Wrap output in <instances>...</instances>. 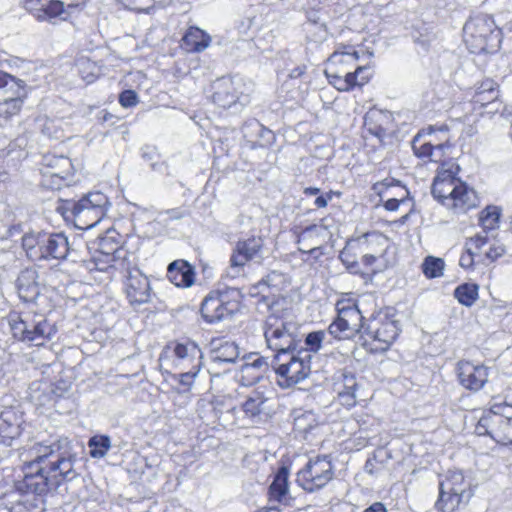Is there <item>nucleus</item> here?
Returning <instances> with one entry per match:
<instances>
[{
  "label": "nucleus",
  "instance_id": "obj_41",
  "mask_svg": "<svg viewBox=\"0 0 512 512\" xmlns=\"http://www.w3.org/2000/svg\"><path fill=\"white\" fill-rule=\"evenodd\" d=\"M501 209L497 206H487L479 215V222L485 231L494 230L499 226Z\"/></svg>",
  "mask_w": 512,
  "mask_h": 512
},
{
  "label": "nucleus",
  "instance_id": "obj_40",
  "mask_svg": "<svg viewBox=\"0 0 512 512\" xmlns=\"http://www.w3.org/2000/svg\"><path fill=\"white\" fill-rule=\"evenodd\" d=\"M25 90L24 82L8 73L0 71V100Z\"/></svg>",
  "mask_w": 512,
  "mask_h": 512
},
{
  "label": "nucleus",
  "instance_id": "obj_12",
  "mask_svg": "<svg viewBox=\"0 0 512 512\" xmlns=\"http://www.w3.org/2000/svg\"><path fill=\"white\" fill-rule=\"evenodd\" d=\"M239 308L240 293L230 289L206 296L201 305V314L206 322L214 323L233 315Z\"/></svg>",
  "mask_w": 512,
  "mask_h": 512
},
{
  "label": "nucleus",
  "instance_id": "obj_18",
  "mask_svg": "<svg viewBox=\"0 0 512 512\" xmlns=\"http://www.w3.org/2000/svg\"><path fill=\"white\" fill-rule=\"evenodd\" d=\"M58 486L59 481L51 479L48 472L39 466H34L32 469H27L26 466L23 480L20 483L21 490L25 489L27 493L39 496Z\"/></svg>",
  "mask_w": 512,
  "mask_h": 512
},
{
  "label": "nucleus",
  "instance_id": "obj_53",
  "mask_svg": "<svg viewBox=\"0 0 512 512\" xmlns=\"http://www.w3.org/2000/svg\"><path fill=\"white\" fill-rule=\"evenodd\" d=\"M492 93V97H498L497 84L492 79H486L477 87L475 96H484V94Z\"/></svg>",
  "mask_w": 512,
  "mask_h": 512
},
{
  "label": "nucleus",
  "instance_id": "obj_38",
  "mask_svg": "<svg viewBox=\"0 0 512 512\" xmlns=\"http://www.w3.org/2000/svg\"><path fill=\"white\" fill-rule=\"evenodd\" d=\"M489 244V237L477 234L467 239L465 249L477 260V263L486 264L485 250Z\"/></svg>",
  "mask_w": 512,
  "mask_h": 512
},
{
  "label": "nucleus",
  "instance_id": "obj_62",
  "mask_svg": "<svg viewBox=\"0 0 512 512\" xmlns=\"http://www.w3.org/2000/svg\"><path fill=\"white\" fill-rule=\"evenodd\" d=\"M492 93L484 94V96H474V102L479 103L481 105H485L486 103L493 102L497 99V97H492Z\"/></svg>",
  "mask_w": 512,
  "mask_h": 512
},
{
  "label": "nucleus",
  "instance_id": "obj_2",
  "mask_svg": "<svg viewBox=\"0 0 512 512\" xmlns=\"http://www.w3.org/2000/svg\"><path fill=\"white\" fill-rule=\"evenodd\" d=\"M202 359L201 348L191 340L170 343L160 356L161 361H170L172 367L179 371L173 378L184 387V391H189L194 384L203 365Z\"/></svg>",
  "mask_w": 512,
  "mask_h": 512
},
{
  "label": "nucleus",
  "instance_id": "obj_8",
  "mask_svg": "<svg viewBox=\"0 0 512 512\" xmlns=\"http://www.w3.org/2000/svg\"><path fill=\"white\" fill-rule=\"evenodd\" d=\"M298 327L292 321H287L270 314L264 326V337L269 349L276 354H284L295 350L297 346Z\"/></svg>",
  "mask_w": 512,
  "mask_h": 512
},
{
  "label": "nucleus",
  "instance_id": "obj_54",
  "mask_svg": "<svg viewBox=\"0 0 512 512\" xmlns=\"http://www.w3.org/2000/svg\"><path fill=\"white\" fill-rule=\"evenodd\" d=\"M138 101V95L134 90H124L119 95V103L124 108L134 107Z\"/></svg>",
  "mask_w": 512,
  "mask_h": 512
},
{
  "label": "nucleus",
  "instance_id": "obj_14",
  "mask_svg": "<svg viewBox=\"0 0 512 512\" xmlns=\"http://www.w3.org/2000/svg\"><path fill=\"white\" fill-rule=\"evenodd\" d=\"M399 334L398 322L386 313L372 316L364 326L365 342L374 345L375 350L386 351Z\"/></svg>",
  "mask_w": 512,
  "mask_h": 512
},
{
  "label": "nucleus",
  "instance_id": "obj_30",
  "mask_svg": "<svg viewBox=\"0 0 512 512\" xmlns=\"http://www.w3.org/2000/svg\"><path fill=\"white\" fill-rule=\"evenodd\" d=\"M236 83L232 79H222L216 84L213 102L222 108H231L241 99Z\"/></svg>",
  "mask_w": 512,
  "mask_h": 512
},
{
  "label": "nucleus",
  "instance_id": "obj_10",
  "mask_svg": "<svg viewBox=\"0 0 512 512\" xmlns=\"http://www.w3.org/2000/svg\"><path fill=\"white\" fill-rule=\"evenodd\" d=\"M124 278V291L132 305H141L151 300V286L146 275L130 259L117 262L116 266Z\"/></svg>",
  "mask_w": 512,
  "mask_h": 512
},
{
  "label": "nucleus",
  "instance_id": "obj_56",
  "mask_svg": "<svg viewBox=\"0 0 512 512\" xmlns=\"http://www.w3.org/2000/svg\"><path fill=\"white\" fill-rule=\"evenodd\" d=\"M13 137L12 122L8 121V127L0 126V150L4 149Z\"/></svg>",
  "mask_w": 512,
  "mask_h": 512
},
{
  "label": "nucleus",
  "instance_id": "obj_23",
  "mask_svg": "<svg viewBox=\"0 0 512 512\" xmlns=\"http://www.w3.org/2000/svg\"><path fill=\"white\" fill-rule=\"evenodd\" d=\"M387 242L388 239L379 232H370L358 237V252L362 255V263L370 271L377 272L381 270L377 263L383 256L370 253L367 245H381Z\"/></svg>",
  "mask_w": 512,
  "mask_h": 512
},
{
  "label": "nucleus",
  "instance_id": "obj_45",
  "mask_svg": "<svg viewBox=\"0 0 512 512\" xmlns=\"http://www.w3.org/2000/svg\"><path fill=\"white\" fill-rule=\"evenodd\" d=\"M358 237L347 242L346 246L340 253V259L344 265L350 270L356 271L358 266L356 252H358Z\"/></svg>",
  "mask_w": 512,
  "mask_h": 512
},
{
  "label": "nucleus",
  "instance_id": "obj_21",
  "mask_svg": "<svg viewBox=\"0 0 512 512\" xmlns=\"http://www.w3.org/2000/svg\"><path fill=\"white\" fill-rule=\"evenodd\" d=\"M73 164L65 156H46L44 158L43 175L51 177V188H59L62 181L67 180L73 174Z\"/></svg>",
  "mask_w": 512,
  "mask_h": 512
},
{
  "label": "nucleus",
  "instance_id": "obj_47",
  "mask_svg": "<svg viewBox=\"0 0 512 512\" xmlns=\"http://www.w3.org/2000/svg\"><path fill=\"white\" fill-rule=\"evenodd\" d=\"M444 261L441 258L428 256L422 263V271L427 278H437L443 274Z\"/></svg>",
  "mask_w": 512,
  "mask_h": 512
},
{
  "label": "nucleus",
  "instance_id": "obj_39",
  "mask_svg": "<svg viewBox=\"0 0 512 512\" xmlns=\"http://www.w3.org/2000/svg\"><path fill=\"white\" fill-rule=\"evenodd\" d=\"M76 68L81 78L87 83L94 82L102 74L101 67L86 57L77 59Z\"/></svg>",
  "mask_w": 512,
  "mask_h": 512
},
{
  "label": "nucleus",
  "instance_id": "obj_42",
  "mask_svg": "<svg viewBox=\"0 0 512 512\" xmlns=\"http://www.w3.org/2000/svg\"><path fill=\"white\" fill-rule=\"evenodd\" d=\"M454 296L461 304L471 306L478 298V286L462 284L455 289Z\"/></svg>",
  "mask_w": 512,
  "mask_h": 512
},
{
  "label": "nucleus",
  "instance_id": "obj_28",
  "mask_svg": "<svg viewBox=\"0 0 512 512\" xmlns=\"http://www.w3.org/2000/svg\"><path fill=\"white\" fill-rule=\"evenodd\" d=\"M358 384L356 378L351 373H341L334 382V391L342 405L352 407L356 404V390Z\"/></svg>",
  "mask_w": 512,
  "mask_h": 512
},
{
  "label": "nucleus",
  "instance_id": "obj_3",
  "mask_svg": "<svg viewBox=\"0 0 512 512\" xmlns=\"http://www.w3.org/2000/svg\"><path fill=\"white\" fill-rule=\"evenodd\" d=\"M464 41L472 53H493L500 47V33L493 18L486 14L471 17L463 28Z\"/></svg>",
  "mask_w": 512,
  "mask_h": 512
},
{
  "label": "nucleus",
  "instance_id": "obj_24",
  "mask_svg": "<svg viewBox=\"0 0 512 512\" xmlns=\"http://www.w3.org/2000/svg\"><path fill=\"white\" fill-rule=\"evenodd\" d=\"M65 4L68 7L76 6L67 0H23L24 8L41 20L61 16L64 13Z\"/></svg>",
  "mask_w": 512,
  "mask_h": 512
},
{
  "label": "nucleus",
  "instance_id": "obj_25",
  "mask_svg": "<svg viewBox=\"0 0 512 512\" xmlns=\"http://www.w3.org/2000/svg\"><path fill=\"white\" fill-rule=\"evenodd\" d=\"M269 501L282 505H289L292 501L289 489V470L285 466L280 467L274 475L269 487Z\"/></svg>",
  "mask_w": 512,
  "mask_h": 512
},
{
  "label": "nucleus",
  "instance_id": "obj_55",
  "mask_svg": "<svg viewBox=\"0 0 512 512\" xmlns=\"http://www.w3.org/2000/svg\"><path fill=\"white\" fill-rule=\"evenodd\" d=\"M450 145L447 141L442 143H434V146L432 148V153L429 157V160L432 162H442V159L445 155V150L449 149Z\"/></svg>",
  "mask_w": 512,
  "mask_h": 512
},
{
  "label": "nucleus",
  "instance_id": "obj_29",
  "mask_svg": "<svg viewBox=\"0 0 512 512\" xmlns=\"http://www.w3.org/2000/svg\"><path fill=\"white\" fill-rule=\"evenodd\" d=\"M194 276V268L185 260H175L168 265L167 278L177 287L192 286Z\"/></svg>",
  "mask_w": 512,
  "mask_h": 512
},
{
  "label": "nucleus",
  "instance_id": "obj_48",
  "mask_svg": "<svg viewBox=\"0 0 512 512\" xmlns=\"http://www.w3.org/2000/svg\"><path fill=\"white\" fill-rule=\"evenodd\" d=\"M326 338V332L319 330L309 333L305 338V348L298 351H307L308 354L316 353L322 348V344Z\"/></svg>",
  "mask_w": 512,
  "mask_h": 512
},
{
  "label": "nucleus",
  "instance_id": "obj_61",
  "mask_svg": "<svg viewBox=\"0 0 512 512\" xmlns=\"http://www.w3.org/2000/svg\"><path fill=\"white\" fill-rule=\"evenodd\" d=\"M387 244H381V245H367L368 246V251L372 254H375V255H381L383 256L386 248H387Z\"/></svg>",
  "mask_w": 512,
  "mask_h": 512
},
{
  "label": "nucleus",
  "instance_id": "obj_46",
  "mask_svg": "<svg viewBox=\"0 0 512 512\" xmlns=\"http://www.w3.org/2000/svg\"><path fill=\"white\" fill-rule=\"evenodd\" d=\"M42 499L39 495H26L12 507L13 512H42Z\"/></svg>",
  "mask_w": 512,
  "mask_h": 512
},
{
  "label": "nucleus",
  "instance_id": "obj_11",
  "mask_svg": "<svg viewBox=\"0 0 512 512\" xmlns=\"http://www.w3.org/2000/svg\"><path fill=\"white\" fill-rule=\"evenodd\" d=\"M334 477V466L329 456H315L297 473V483L307 492L324 488Z\"/></svg>",
  "mask_w": 512,
  "mask_h": 512
},
{
  "label": "nucleus",
  "instance_id": "obj_22",
  "mask_svg": "<svg viewBox=\"0 0 512 512\" xmlns=\"http://www.w3.org/2000/svg\"><path fill=\"white\" fill-rule=\"evenodd\" d=\"M68 444L67 438H61L50 444L35 443L28 450L22 453L25 458L27 469H32L45 458L55 457L59 450Z\"/></svg>",
  "mask_w": 512,
  "mask_h": 512
},
{
  "label": "nucleus",
  "instance_id": "obj_4",
  "mask_svg": "<svg viewBox=\"0 0 512 512\" xmlns=\"http://www.w3.org/2000/svg\"><path fill=\"white\" fill-rule=\"evenodd\" d=\"M9 325L13 336L32 346H43L56 333V327L42 315L11 313Z\"/></svg>",
  "mask_w": 512,
  "mask_h": 512
},
{
  "label": "nucleus",
  "instance_id": "obj_19",
  "mask_svg": "<svg viewBox=\"0 0 512 512\" xmlns=\"http://www.w3.org/2000/svg\"><path fill=\"white\" fill-rule=\"evenodd\" d=\"M55 457L56 460L50 462L49 469L47 470L51 479L59 481V485L62 481H70L74 479L77 476L73 467L75 456L72 453V447L69 440L65 448L59 450Z\"/></svg>",
  "mask_w": 512,
  "mask_h": 512
},
{
  "label": "nucleus",
  "instance_id": "obj_58",
  "mask_svg": "<svg viewBox=\"0 0 512 512\" xmlns=\"http://www.w3.org/2000/svg\"><path fill=\"white\" fill-rule=\"evenodd\" d=\"M84 265L89 272L93 271H104L106 266H99V262L97 257L90 259L88 261H84Z\"/></svg>",
  "mask_w": 512,
  "mask_h": 512
},
{
  "label": "nucleus",
  "instance_id": "obj_51",
  "mask_svg": "<svg viewBox=\"0 0 512 512\" xmlns=\"http://www.w3.org/2000/svg\"><path fill=\"white\" fill-rule=\"evenodd\" d=\"M505 252L506 248L499 240L489 238V244L487 250H485L486 264L503 256Z\"/></svg>",
  "mask_w": 512,
  "mask_h": 512
},
{
  "label": "nucleus",
  "instance_id": "obj_59",
  "mask_svg": "<svg viewBox=\"0 0 512 512\" xmlns=\"http://www.w3.org/2000/svg\"><path fill=\"white\" fill-rule=\"evenodd\" d=\"M331 199V193H327L326 195H320L315 199L314 204L317 208H325Z\"/></svg>",
  "mask_w": 512,
  "mask_h": 512
},
{
  "label": "nucleus",
  "instance_id": "obj_63",
  "mask_svg": "<svg viewBox=\"0 0 512 512\" xmlns=\"http://www.w3.org/2000/svg\"><path fill=\"white\" fill-rule=\"evenodd\" d=\"M363 512H387V509L383 503L375 502L366 508Z\"/></svg>",
  "mask_w": 512,
  "mask_h": 512
},
{
  "label": "nucleus",
  "instance_id": "obj_7",
  "mask_svg": "<svg viewBox=\"0 0 512 512\" xmlns=\"http://www.w3.org/2000/svg\"><path fill=\"white\" fill-rule=\"evenodd\" d=\"M472 496L470 483L461 471H448L439 481V496L435 503L438 512H455Z\"/></svg>",
  "mask_w": 512,
  "mask_h": 512
},
{
  "label": "nucleus",
  "instance_id": "obj_27",
  "mask_svg": "<svg viewBox=\"0 0 512 512\" xmlns=\"http://www.w3.org/2000/svg\"><path fill=\"white\" fill-rule=\"evenodd\" d=\"M22 248L30 260H44L46 254V232L29 231L25 233L22 236Z\"/></svg>",
  "mask_w": 512,
  "mask_h": 512
},
{
  "label": "nucleus",
  "instance_id": "obj_17",
  "mask_svg": "<svg viewBox=\"0 0 512 512\" xmlns=\"http://www.w3.org/2000/svg\"><path fill=\"white\" fill-rule=\"evenodd\" d=\"M373 189L380 197L387 194L388 198L384 202V207L388 211H396L401 205L409 203V191L395 179L387 178L377 182L374 184Z\"/></svg>",
  "mask_w": 512,
  "mask_h": 512
},
{
  "label": "nucleus",
  "instance_id": "obj_9",
  "mask_svg": "<svg viewBox=\"0 0 512 512\" xmlns=\"http://www.w3.org/2000/svg\"><path fill=\"white\" fill-rule=\"evenodd\" d=\"M108 204L106 195L99 191L90 192L73 203L71 210L76 227L86 230L97 225L105 216Z\"/></svg>",
  "mask_w": 512,
  "mask_h": 512
},
{
  "label": "nucleus",
  "instance_id": "obj_43",
  "mask_svg": "<svg viewBox=\"0 0 512 512\" xmlns=\"http://www.w3.org/2000/svg\"><path fill=\"white\" fill-rule=\"evenodd\" d=\"M88 446L90 448V456L92 458H102L110 449L111 441L106 435H98L89 440Z\"/></svg>",
  "mask_w": 512,
  "mask_h": 512
},
{
  "label": "nucleus",
  "instance_id": "obj_26",
  "mask_svg": "<svg viewBox=\"0 0 512 512\" xmlns=\"http://www.w3.org/2000/svg\"><path fill=\"white\" fill-rule=\"evenodd\" d=\"M268 369L269 363L267 358L258 354H250L241 365V380L245 385H252L258 382Z\"/></svg>",
  "mask_w": 512,
  "mask_h": 512
},
{
  "label": "nucleus",
  "instance_id": "obj_16",
  "mask_svg": "<svg viewBox=\"0 0 512 512\" xmlns=\"http://www.w3.org/2000/svg\"><path fill=\"white\" fill-rule=\"evenodd\" d=\"M359 60V53L352 46L340 44L330 55L325 69V75L331 85L335 87L337 79H345L350 69L355 67Z\"/></svg>",
  "mask_w": 512,
  "mask_h": 512
},
{
  "label": "nucleus",
  "instance_id": "obj_57",
  "mask_svg": "<svg viewBox=\"0 0 512 512\" xmlns=\"http://www.w3.org/2000/svg\"><path fill=\"white\" fill-rule=\"evenodd\" d=\"M476 263H477V260L474 257V255H471L467 251V249H465V252L461 255V257L459 259L460 266L468 269V268H471Z\"/></svg>",
  "mask_w": 512,
  "mask_h": 512
},
{
  "label": "nucleus",
  "instance_id": "obj_31",
  "mask_svg": "<svg viewBox=\"0 0 512 512\" xmlns=\"http://www.w3.org/2000/svg\"><path fill=\"white\" fill-rule=\"evenodd\" d=\"M71 249L68 238L64 233L46 232V254L45 259L63 260L71 255Z\"/></svg>",
  "mask_w": 512,
  "mask_h": 512
},
{
  "label": "nucleus",
  "instance_id": "obj_32",
  "mask_svg": "<svg viewBox=\"0 0 512 512\" xmlns=\"http://www.w3.org/2000/svg\"><path fill=\"white\" fill-rule=\"evenodd\" d=\"M373 76V70L370 65H357L355 71L347 73L345 79H337L335 88L341 92L352 90L356 86H363L369 82Z\"/></svg>",
  "mask_w": 512,
  "mask_h": 512
},
{
  "label": "nucleus",
  "instance_id": "obj_6",
  "mask_svg": "<svg viewBox=\"0 0 512 512\" xmlns=\"http://www.w3.org/2000/svg\"><path fill=\"white\" fill-rule=\"evenodd\" d=\"M273 368L277 375V383L282 388H290L311 373V355L307 351L292 350L274 356Z\"/></svg>",
  "mask_w": 512,
  "mask_h": 512
},
{
  "label": "nucleus",
  "instance_id": "obj_44",
  "mask_svg": "<svg viewBox=\"0 0 512 512\" xmlns=\"http://www.w3.org/2000/svg\"><path fill=\"white\" fill-rule=\"evenodd\" d=\"M318 425L316 415L311 411H305L294 418V429L300 433H308Z\"/></svg>",
  "mask_w": 512,
  "mask_h": 512
},
{
  "label": "nucleus",
  "instance_id": "obj_60",
  "mask_svg": "<svg viewBox=\"0 0 512 512\" xmlns=\"http://www.w3.org/2000/svg\"><path fill=\"white\" fill-rule=\"evenodd\" d=\"M125 7L136 10V11H143L145 10L140 4H138L139 0H119Z\"/></svg>",
  "mask_w": 512,
  "mask_h": 512
},
{
  "label": "nucleus",
  "instance_id": "obj_64",
  "mask_svg": "<svg viewBox=\"0 0 512 512\" xmlns=\"http://www.w3.org/2000/svg\"><path fill=\"white\" fill-rule=\"evenodd\" d=\"M305 72V67L304 66H298L296 68H294L291 73H290V77L291 78H298L300 76H302Z\"/></svg>",
  "mask_w": 512,
  "mask_h": 512
},
{
  "label": "nucleus",
  "instance_id": "obj_36",
  "mask_svg": "<svg viewBox=\"0 0 512 512\" xmlns=\"http://www.w3.org/2000/svg\"><path fill=\"white\" fill-rule=\"evenodd\" d=\"M239 357V348L235 342L214 339L211 342V359L214 362L233 363Z\"/></svg>",
  "mask_w": 512,
  "mask_h": 512
},
{
  "label": "nucleus",
  "instance_id": "obj_52",
  "mask_svg": "<svg viewBox=\"0 0 512 512\" xmlns=\"http://www.w3.org/2000/svg\"><path fill=\"white\" fill-rule=\"evenodd\" d=\"M124 259H128V258L126 256L121 257L120 255L115 256V255H110V254L97 256L99 266H106L105 270L103 272H109L110 270L119 271V269H117L115 267L116 263L121 262Z\"/></svg>",
  "mask_w": 512,
  "mask_h": 512
},
{
  "label": "nucleus",
  "instance_id": "obj_33",
  "mask_svg": "<svg viewBox=\"0 0 512 512\" xmlns=\"http://www.w3.org/2000/svg\"><path fill=\"white\" fill-rule=\"evenodd\" d=\"M36 280L35 269H25L19 274L17 278L18 294L25 302L33 301L38 296L39 287Z\"/></svg>",
  "mask_w": 512,
  "mask_h": 512
},
{
  "label": "nucleus",
  "instance_id": "obj_1",
  "mask_svg": "<svg viewBox=\"0 0 512 512\" xmlns=\"http://www.w3.org/2000/svg\"><path fill=\"white\" fill-rule=\"evenodd\" d=\"M458 166L442 162L432 184V195L455 214H464L478 205L476 192L458 177Z\"/></svg>",
  "mask_w": 512,
  "mask_h": 512
},
{
  "label": "nucleus",
  "instance_id": "obj_50",
  "mask_svg": "<svg viewBox=\"0 0 512 512\" xmlns=\"http://www.w3.org/2000/svg\"><path fill=\"white\" fill-rule=\"evenodd\" d=\"M434 143L432 140L425 141L421 135L415 136L412 142V147L414 153L418 157H427L429 158L432 153V148Z\"/></svg>",
  "mask_w": 512,
  "mask_h": 512
},
{
  "label": "nucleus",
  "instance_id": "obj_5",
  "mask_svg": "<svg viewBox=\"0 0 512 512\" xmlns=\"http://www.w3.org/2000/svg\"><path fill=\"white\" fill-rule=\"evenodd\" d=\"M475 433L489 435L503 445L512 444V404L494 401L478 420Z\"/></svg>",
  "mask_w": 512,
  "mask_h": 512
},
{
  "label": "nucleus",
  "instance_id": "obj_20",
  "mask_svg": "<svg viewBox=\"0 0 512 512\" xmlns=\"http://www.w3.org/2000/svg\"><path fill=\"white\" fill-rule=\"evenodd\" d=\"M457 374L460 384L472 391L480 390L488 381V368L484 365H475L469 361H460L457 365Z\"/></svg>",
  "mask_w": 512,
  "mask_h": 512
},
{
  "label": "nucleus",
  "instance_id": "obj_35",
  "mask_svg": "<svg viewBox=\"0 0 512 512\" xmlns=\"http://www.w3.org/2000/svg\"><path fill=\"white\" fill-rule=\"evenodd\" d=\"M210 44V35L196 26H190L182 38V45L188 52L200 53Z\"/></svg>",
  "mask_w": 512,
  "mask_h": 512
},
{
  "label": "nucleus",
  "instance_id": "obj_37",
  "mask_svg": "<svg viewBox=\"0 0 512 512\" xmlns=\"http://www.w3.org/2000/svg\"><path fill=\"white\" fill-rule=\"evenodd\" d=\"M267 399L260 391H252L242 403L241 410L245 417L253 422H258L265 412Z\"/></svg>",
  "mask_w": 512,
  "mask_h": 512
},
{
  "label": "nucleus",
  "instance_id": "obj_15",
  "mask_svg": "<svg viewBox=\"0 0 512 512\" xmlns=\"http://www.w3.org/2000/svg\"><path fill=\"white\" fill-rule=\"evenodd\" d=\"M264 240L261 237H250L239 240L235 244L227 268V276L238 278L245 275L246 265L253 260L262 259Z\"/></svg>",
  "mask_w": 512,
  "mask_h": 512
},
{
  "label": "nucleus",
  "instance_id": "obj_13",
  "mask_svg": "<svg viewBox=\"0 0 512 512\" xmlns=\"http://www.w3.org/2000/svg\"><path fill=\"white\" fill-rule=\"evenodd\" d=\"M337 318L329 325V334L334 338L351 339L358 333H364L363 316L358 306L351 302L337 303Z\"/></svg>",
  "mask_w": 512,
  "mask_h": 512
},
{
  "label": "nucleus",
  "instance_id": "obj_49",
  "mask_svg": "<svg viewBox=\"0 0 512 512\" xmlns=\"http://www.w3.org/2000/svg\"><path fill=\"white\" fill-rule=\"evenodd\" d=\"M320 228L316 225H312L304 229L298 238V243L301 245L300 250L303 252H312L315 248L318 247L319 243L314 241L312 245L307 244L306 242L316 236L319 232Z\"/></svg>",
  "mask_w": 512,
  "mask_h": 512
},
{
  "label": "nucleus",
  "instance_id": "obj_34",
  "mask_svg": "<svg viewBox=\"0 0 512 512\" xmlns=\"http://www.w3.org/2000/svg\"><path fill=\"white\" fill-rule=\"evenodd\" d=\"M26 98V90L16 93L0 100V126L8 127V121L12 122V118L19 114L22 109L24 99Z\"/></svg>",
  "mask_w": 512,
  "mask_h": 512
}]
</instances>
